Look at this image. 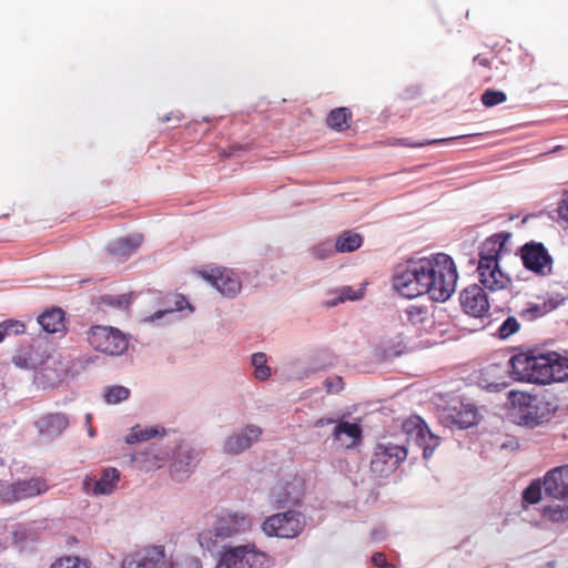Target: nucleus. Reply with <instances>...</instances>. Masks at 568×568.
I'll list each match as a JSON object with an SVG mask.
<instances>
[{
  "instance_id": "1",
  "label": "nucleus",
  "mask_w": 568,
  "mask_h": 568,
  "mask_svg": "<svg viewBox=\"0 0 568 568\" xmlns=\"http://www.w3.org/2000/svg\"><path fill=\"white\" fill-rule=\"evenodd\" d=\"M457 278L453 258L438 253L398 266L392 277V286L406 298L428 294L433 301L444 302L455 291Z\"/></svg>"
},
{
  "instance_id": "2",
  "label": "nucleus",
  "mask_w": 568,
  "mask_h": 568,
  "mask_svg": "<svg viewBox=\"0 0 568 568\" xmlns=\"http://www.w3.org/2000/svg\"><path fill=\"white\" fill-rule=\"evenodd\" d=\"M510 373L515 381L534 384H549L550 358L548 354L534 352L518 353L509 359Z\"/></svg>"
},
{
  "instance_id": "3",
  "label": "nucleus",
  "mask_w": 568,
  "mask_h": 568,
  "mask_svg": "<svg viewBox=\"0 0 568 568\" xmlns=\"http://www.w3.org/2000/svg\"><path fill=\"white\" fill-rule=\"evenodd\" d=\"M504 409L514 424L534 427L542 423L544 415L539 413L538 400L529 393L510 390Z\"/></svg>"
},
{
  "instance_id": "4",
  "label": "nucleus",
  "mask_w": 568,
  "mask_h": 568,
  "mask_svg": "<svg viewBox=\"0 0 568 568\" xmlns=\"http://www.w3.org/2000/svg\"><path fill=\"white\" fill-rule=\"evenodd\" d=\"M408 452L405 445L377 443L374 446L369 468L379 478L390 476L407 458Z\"/></svg>"
},
{
  "instance_id": "5",
  "label": "nucleus",
  "mask_w": 568,
  "mask_h": 568,
  "mask_svg": "<svg viewBox=\"0 0 568 568\" xmlns=\"http://www.w3.org/2000/svg\"><path fill=\"white\" fill-rule=\"evenodd\" d=\"M87 341L95 351L111 356L122 355L129 346L126 336L112 326L94 325L90 327Z\"/></svg>"
},
{
  "instance_id": "6",
  "label": "nucleus",
  "mask_w": 568,
  "mask_h": 568,
  "mask_svg": "<svg viewBox=\"0 0 568 568\" xmlns=\"http://www.w3.org/2000/svg\"><path fill=\"white\" fill-rule=\"evenodd\" d=\"M268 556L254 547L239 546L225 550L216 568H270Z\"/></svg>"
},
{
  "instance_id": "7",
  "label": "nucleus",
  "mask_w": 568,
  "mask_h": 568,
  "mask_svg": "<svg viewBox=\"0 0 568 568\" xmlns=\"http://www.w3.org/2000/svg\"><path fill=\"white\" fill-rule=\"evenodd\" d=\"M304 525V517L301 513L288 510L267 517L262 528L268 536L294 538L302 532Z\"/></svg>"
},
{
  "instance_id": "8",
  "label": "nucleus",
  "mask_w": 568,
  "mask_h": 568,
  "mask_svg": "<svg viewBox=\"0 0 568 568\" xmlns=\"http://www.w3.org/2000/svg\"><path fill=\"white\" fill-rule=\"evenodd\" d=\"M477 267L479 282L490 291L497 285V235L489 236L481 245Z\"/></svg>"
},
{
  "instance_id": "9",
  "label": "nucleus",
  "mask_w": 568,
  "mask_h": 568,
  "mask_svg": "<svg viewBox=\"0 0 568 568\" xmlns=\"http://www.w3.org/2000/svg\"><path fill=\"white\" fill-rule=\"evenodd\" d=\"M121 568H166L165 549L155 545L138 548L125 555Z\"/></svg>"
},
{
  "instance_id": "10",
  "label": "nucleus",
  "mask_w": 568,
  "mask_h": 568,
  "mask_svg": "<svg viewBox=\"0 0 568 568\" xmlns=\"http://www.w3.org/2000/svg\"><path fill=\"white\" fill-rule=\"evenodd\" d=\"M439 420L450 429H466L477 423L478 412L471 404L449 405L439 410Z\"/></svg>"
},
{
  "instance_id": "11",
  "label": "nucleus",
  "mask_w": 568,
  "mask_h": 568,
  "mask_svg": "<svg viewBox=\"0 0 568 568\" xmlns=\"http://www.w3.org/2000/svg\"><path fill=\"white\" fill-rule=\"evenodd\" d=\"M521 260L526 268L537 274L551 272L552 258L541 243L530 242L521 247Z\"/></svg>"
},
{
  "instance_id": "12",
  "label": "nucleus",
  "mask_w": 568,
  "mask_h": 568,
  "mask_svg": "<svg viewBox=\"0 0 568 568\" xmlns=\"http://www.w3.org/2000/svg\"><path fill=\"white\" fill-rule=\"evenodd\" d=\"M200 274L216 287L222 295L233 297L241 290L240 278L232 270L226 267H215L210 271H202Z\"/></svg>"
},
{
  "instance_id": "13",
  "label": "nucleus",
  "mask_w": 568,
  "mask_h": 568,
  "mask_svg": "<svg viewBox=\"0 0 568 568\" xmlns=\"http://www.w3.org/2000/svg\"><path fill=\"white\" fill-rule=\"evenodd\" d=\"M49 489L47 480L42 477H32L12 483L4 493L9 501L32 498Z\"/></svg>"
},
{
  "instance_id": "14",
  "label": "nucleus",
  "mask_w": 568,
  "mask_h": 568,
  "mask_svg": "<svg viewBox=\"0 0 568 568\" xmlns=\"http://www.w3.org/2000/svg\"><path fill=\"white\" fill-rule=\"evenodd\" d=\"M460 304L467 314L475 317H483L489 311L487 294L478 285H470L460 293Z\"/></svg>"
},
{
  "instance_id": "15",
  "label": "nucleus",
  "mask_w": 568,
  "mask_h": 568,
  "mask_svg": "<svg viewBox=\"0 0 568 568\" xmlns=\"http://www.w3.org/2000/svg\"><path fill=\"white\" fill-rule=\"evenodd\" d=\"M542 487L545 494L556 499L568 498V465L556 467L546 473Z\"/></svg>"
},
{
  "instance_id": "16",
  "label": "nucleus",
  "mask_w": 568,
  "mask_h": 568,
  "mask_svg": "<svg viewBox=\"0 0 568 568\" xmlns=\"http://www.w3.org/2000/svg\"><path fill=\"white\" fill-rule=\"evenodd\" d=\"M120 480V473L114 467L105 468L99 479L85 477L83 488L88 494L109 495L111 494Z\"/></svg>"
},
{
  "instance_id": "17",
  "label": "nucleus",
  "mask_w": 568,
  "mask_h": 568,
  "mask_svg": "<svg viewBox=\"0 0 568 568\" xmlns=\"http://www.w3.org/2000/svg\"><path fill=\"white\" fill-rule=\"evenodd\" d=\"M243 524L244 519L240 518V524L235 521V524L232 526L233 528L225 527L223 525L217 528L214 525L212 529L202 530L197 536V541L203 549L213 551L224 539L231 537L234 534H237Z\"/></svg>"
},
{
  "instance_id": "18",
  "label": "nucleus",
  "mask_w": 568,
  "mask_h": 568,
  "mask_svg": "<svg viewBox=\"0 0 568 568\" xmlns=\"http://www.w3.org/2000/svg\"><path fill=\"white\" fill-rule=\"evenodd\" d=\"M262 435V429L257 426L250 425L243 434H235L227 437L224 443V452L227 454H240L251 447Z\"/></svg>"
},
{
  "instance_id": "19",
  "label": "nucleus",
  "mask_w": 568,
  "mask_h": 568,
  "mask_svg": "<svg viewBox=\"0 0 568 568\" xmlns=\"http://www.w3.org/2000/svg\"><path fill=\"white\" fill-rule=\"evenodd\" d=\"M34 425L39 434L48 438H54L64 432L69 425V419L62 413H51L40 417Z\"/></svg>"
},
{
  "instance_id": "20",
  "label": "nucleus",
  "mask_w": 568,
  "mask_h": 568,
  "mask_svg": "<svg viewBox=\"0 0 568 568\" xmlns=\"http://www.w3.org/2000/svg\"><path fill=\"white\" fill-rule=\"evenodd\" d=\"M333 438L345 449L355 448L362 439V428L358 424L341 422L333 430Z\"/></svg>"
},
{
  "instance_id": "21",
  "label": "nucleus",
  "mask_w": 568,
  "mask_h": 568,
  "mask_svg": "<svg viewBox=\"0 0 568 568\" xmlns=\"http://www.w3.org/2000/svg\"><path fill=\"white\" fill-rule=\"evenodd\" d=\"M143 236L141 234H134L128 237H121L108 247L109 253L119 258H125L133 254L142 244Z\"/></svg>"
},
{
  "instance_id": "22",
  "label": "nucleus",
  "mask_w": 568,
  "mask_h": 568,
  "mask_svg": "<svg viewBox=\"0 0 568 568\" xmlns=\"http://www.w3.org/2000/svg\"><path fill=\"white\" fill-rule=\"evenodd\" d=\"M38 323L47 333H59L65 329L64 312L61 308H51L38 317Z\"/></svg>"
},
{
  "instance_id": "23",
  "label": "nucleus",
  "mask_w": 568,
  "mask_h": 568,
  "mask_svg": "<svg viewBox=\"0 0 568 568\" xmlns=\"http://www.w3.org/2000/svg\"><path fill=\"white\" fill-rule=\"evenodd\" d=\"M195 465V458L190 452H179L171 465V475L175 480L181 481L189 476Z\"/></svg>"
},
{
  "instance_id": "24",
  "label": "nucleus",
  "mask_w": 568,
  "mask_h": 568,
  "mask_svg": "<svg viewBox=\"0 0 568 568\" xmlns=\"http://www.w3.org/2000/svg\"><path fill=\"white\" fill-rule=\"evenodd\" d=\"M550 366L548 368L549 384L554 382H564L568 379V357L558 353H548Z\"/></svg>"
},
{
  "instance_id": "25",
  "label": "nucleus",
  "mask_w": 568,
  "mask_h": 568,
  "mask_svg": "<svg viewBox=\"0 0 568 568\" xmlns=\"http://www.w3.org/2000/svg\"><path fill=\"white\" fill-rule=\"evenodd\" d=\"M363 244V236L352 230L342 232L335 241V251L341 253L354 252Z\"/></svg>"
},
{
  "instance_id": "26",
  "label": "nucleus",
  "mask_w": 568,
  "mask_h": 568,
  "mask_svg": "<svg viewBox=\"0 0 568 568\" xmlns=\"http://www.w3.org/2000/svg\"><path fill=\"white\" fill-rule=\"evenodd\" d=\"M352 112L349 109L336 108L328 113L326 124L335 131H344L348 128Z\"/></svg>"
},
{
  "instance_id": "27",
  "label": "nucleus",
  "mask_w": 568,
  "mask_h": 568,
  "mask_svg": "<svg viewBox=\"0 0 568 568\" xmlns=\"http://www.w3.org/2000/svg\"><path fill=\"white\" fill-rule=\"evenodd\" d=\"M427 424L417 415L408 417L402 424V430L415 442L423 438V434L427 433Z\"/></svg>"
},
{
  "instance_id": "28",
  "label": "nucleus",
  "mask_w": 568,
  "mask_h": 568,
  "mask_svg": "<svg viewBox=\"0 0 568 568\" xmlns=\"http://www.w3.org/2000/svg\"><path fill=\"white\" fill-rule=\"evenodd\" d=\"M476 381L479 386L486 389L497 387V366L490 364L477 372Z\"/></svg>"
},
{
  "instance_id": "29",
  "label": "nucleus",
  "mask_w": 568,
  "mask_h": 568,
  "mask_svg": "<svg viewBox=\"0 0 568 568\" xmlns=\"http://www.w3.org/2000/svg\"><path fill=\"white\" fill-rule=\"evenodd\" d=\"M240 518L244 519L243 526L239 529V532H240V531L245 530L250 526V521H248L247 517L240 513L222 511L221 514L216 515L214 525L217 528L221 527L222 525L225 527L233 528L232 526H233V524H235V521H237L240 524Z\"/></svg>"
},
{
  "instance_id": "30",
  "label": "nucleus",
  "mask_w": 568,
  "mask_h": 568,
  "mask_svg": "<svg viewBox=\"0 0 568 568\" xmlns=\"http://www.w3.org/2000/svg\"><path fill=\"white\" fill-rule=\"evenodd\" d=\"M564 298L560 301L549 300L544 302L542 304H535L523 312V316H529L530 320H535L537 317L544 316L550 311L555 310L560 303H562Z\"/></svg>"
},
{
  "instance_id": "31",
  "label": "nucleus",
  "mask_w": 568,
  "mask_h": 568,
  "mask_svg": "<svg viewBox=\"0 0 568 568\" xmlns=\"http://www.w3.org/2000/svg\"><path fill=\"white\" fill-rule=\"evenodd\" d=\"M417 445L423 448V456L425 459L432 457L434 450L439 446L440 438L433 434L429 428L427 433L423 434V438H419Z\"/></svg>"
},
{
  "instance_id": "32",
  "label": "nucleus",
  "mask_w": 568,
  "mask_h": 568,
  "mask_svg": "<svg viewBox=\"0 0 568 568\" xmlns=\"http://www.w3.org/2000/svg\"><path fill=\"white\" fill-rule=\"evenodd\" d=\"M267 358L264 353H255L252 356L254 366V376L260 381H265L271 376V368L267 366Z\"/></svg>"
},
{
  "instance_id": "33",
  "label": "nucleus",
  "mask_w": 568,
  "mask_h": 568,
  "mask_svg": "<svg viewBox=\"0 0 568 568\" xmlns=\"http://www.w3.org/2000/svg\"><path fill=\"white\" fill-rule=\"evenodd\" d=\"M542 517L552 523H566L568 521V506H547L542 509Z\"/></svg>"
},
{
  "instance_id": "34",
  "label": "nucleus",
  "mask_w": 568,
  "mask_h": 568,
  "mask_svg": "<svg viewBox=\"0 0 568 568\" xmlns=\"http://www.w3.org/2000/svg\"><path fill=\"white\" fill-rule=\"evenodd\" d=\"M130 389L124 386H112L106 388L104 393V400L109 405H115L130 397Z\"/></svg>"
},
{
  "instance_id": "35",
  "label": "nucleus",
  "mask_w": 568,
  "mask_h": 568,
  "mask_svg": "<svg viewBox=\"0 0 568 568\" xmlns=\"http://www.w3.org/2000/svg\"><path fill=\"white\" fill-rule=\"evenodd\" d=\"M50 568H90V565L78 556H64L55 559Z\"/></svg>"
},
{
  "instance_id": "36",
  "label": "nucleus",
  "mask_w": 568,
  "mask_h": 568,
  "mask_svg": "<svg viewBox=\"0 0 568 568\" xmlns=\"http://www.w3.org/2000/svg\"><path fill=\"white\" fill-rule=\"evenodd\" d=\"M158 434L159 429L156 427H148L142 430H135L133 428V432L128 436L126 442L129 444L144 442L155 437Z\"/></svg>"
},
{
  "instance_id": "37",
  "label": "nucleus",
  "mask_w": 568,
  "mask_h": 568,
  "mask_svg": "<svg viewBox=\"0 0 568 568\" xmlns=\"http://www.w3.org/2000/svg\"><path fill=\"white\" fill-rule=\"evenodd\" d=\"M449 139H434V140H424V141H410L409 139H394L390 142V145H400L406 148H423L426 145H433L442 142H446Z\"/></svg>"
},
{
  "instance_id": "38",
  "label": "nucleus",
  "mask_w": 568,
  "mask_h": 568,
  "mask_svg": "<svg viewBox=\"0 0 568 568\" xmlns=\"http://www.w3.org/2000/svg\"><path fill=\"white\" fill-rule=\"evenodd\" d=\"M335 245L333 246L331 242H321L317 245L313 246L311 250V254L316 260H325L334 255Z\"/></svg>"
},
{
  "instance_id": "39",
  "label": "nucleus",
  "mask_w": 568,
  "mask_h": 568,
  "mask_svg": "<svg viewBox=\"0 0 568 568\" xmlns=\"http://www.w3.org/2000/svg\"><path fill=\"white\" fill-rule=\"evenodd\" d=\"M524 501L536 504L541 499V484L539 481L531 483L523 493Z\"/></svg>"
},
{
  "instance_id": "40",
  "label": "nucleus",
  "mask_w": 568,
  "mask_h": 568,
  "mask_svg": "<svg viewBox=\"0 0 568 568\" xmlns=\"http://www.w3.org/2000/svg\"><path fill=\"white\" fill-rule=\"evenodd\" d=\"M169 568H202V564L199 558L190 555H183L175 561L170 562Z\"/></svg>"
},
{
  "instance_id": "41",
  "label": "nucleus",
  "mask_w": 568,
  "mask_h": 568,
  "mask_svg": "<svg viewBox=\"0 0 568 568\" xmlns=\"http://www.w3.org/2000/svg\"><path fill=\"white\" fill-rule=\"evenodd\" d=\"M520 328V324L516 317L509 316L500 326H499V338H507L510 335L517 333Z\"/></svg>"
},
{
  "instance_id": "42",
  "label": "nucleus",
  "mask_w": 568,
  "mask_h": 568,
  "mask_svg": "<svg viewBox=\"0 0 568 568\" xmlns=\"http://www.w3.org/2000/svg\"><path fill=\"white\" fill-rule=\"evenodd\" d=\"M426 310L417 305H412L406 310L407 320L414 325L424 323L426 321Z\"/></svg>"
},
{
  "instance_id": "43",
  "label": "nucleus",
  "mask_w": 568,
  "mask_h": 568,
  "mask_svg": "<svg viewBox=\"0 0 568 568\" xmlns=\"http://www.w3.org/2000/svg\"><path fill=\"white\" fill-rule=\"evenodd\" d=\"M0 327L3 328V334L7 336L10 331H12L14 334H23L26 331V325L16 320H8L0 323Z\"/></svg>"
},
{
  "instance_id": "44",
  "label": "nucleus",
  "mask_w": 568,
  "mask_h": 568,
  "mask_svg": "<svg viewBox=\"0 0 568 568\" xmlns=\"http://www.w3.org/2000/svg\"><path fill=\"white\" fill-rule=\"evenodd\" d=\"M362 296H363L362 292H356L352 287H344L341 291V295L338 297V301L339 302L356 301V300L362 298Z\"/></svg>"
},
{
  "instance_id": "45",
  "label": "nucleus",
  "mask_w": 568,
  "mask_h": 568,
  "mask_svg": "<svg viewBox=\"0 0 568 568\" xmlns=\"http://www.w3.org/2000/svg\"><path fill=\"white\" fill-rule=\"evenodd\" d=\"M372 562L379 568H396L393 564L387 562L386 556L383 552H375L372 557Z\"/></svg>"
},
{
  "instance_id": "46",
  "label": "nucleus",
  "mask_w": 568,
  "mask_h": 568,
  "mask_svg": "<svg viewBox=\"0 0 568 568\" xmlns=\"http://www.w3.org/2000/svg\"><path fill=\"white\" fill-rule=\"evenodd\" d=\"M481 102L486 106H494L497 104V91L489 89L481 95Z\"/></svg>"
},
{
  "instance_id": "47",
  "label": "nucleus",
  "mask_w": 568,
  "mask_h": 568,
  "mask_svg": "<svg viewBox=\"0 0 568 568\" xmlns=\"http://www.w3.org/2000/svg\"><path fill=\"white\" fill-rule=\"evenodd\" d=\"M324 384L327 393H337L342 389L343 382L341 377H335L333 379H326Z\"/></svg>"
},
{
  "instance_id": "48",
  "label": "nucleus",
  "mask_w": 568,
  "mask_h": 568,
  "mask_svg": "<svg viewBox=\"0 0 568 568\" xmlns=\"http://www.w3.org/2000/svg\"><path fill=\"white\" fill-rule=\"evenodd\" d=\"M560 217L568 222V192L564 195L558 206Z\"/></svg>"
},
{
  "instance_id": "49",
  "label": "nucleus",
  "mask_w": 568,
  "mask_h": 568,
  "mask_svg": "<svg viewBox=\"0 0 568 568\" xmlns=\"http://www.w3.org/2000/svg\"><path fill=\"white\" fill-rule=\"evenodd\" d=\"M518 446H519V445H518V442H517V440H509L508 443H503V444L500 445V448H503V449L508 448V449L514 450V449H517V448H518Z\"/></svg>"
},
{
  "instance_id": "50",
  "label": "nucleus",
  "mask_w": 568,
  "mask_h": 568,
  "mask_svg": "<svg viewBox=\"0 0 568 568\" xmlns=\"http://www.w3.org/2000/svg\"><path fill=\"white\" fill-rule=\"evenodd\" d=\"M498 237L500 240V242H499V252H500L501 251V246L510 237V234L509 233H505V232H499Z\"/></svg>"
},
{
  "instance_id": "51",
  "label": "nucleus",
  "mask_w": 568,
  "mask_h": 568,
  "mask_svg": "<svg viewBox=\"0 0 568 568\" xmlns=\"http://www.w3.org/2000/svg\"><path fill=\"white\" fill-rule=\"evenodd\" d=\"M398 347H399V348H398V349H395V351H392V349H389V348H386V349H385V353H387V354H389V355H399V354H402L404 346L402 345V343H399V344H398Z\"/></svg>"
},
{
  "instance_id": "52",
  "label": "nucleus",
  "mask_w": 568,
  "mask_h": 568,
  "mask_svg": "<svg viewBox=\"0 0 568 568\" xmlns=\"http://www.w3.org/2000/svg\"><path fill=\"white\" fill-rule=\"evenodd\" d=\"M332 423H334V420L332 418H327V419L321 418L316 422L315 426L322 427L324 425L332 424Z\"/></svg>"
},
{
  "instance_id": "53",
  "label": "nucleus",
  "mask_w": 568,
  "mask_h": 568,
  "mask_svg": "<svg viewBox=\"0 0 568 568\" xmlns=\"http://www.w3.org/2000/svg\"><path fill=\"white\" fill-rule=\"evenodd\" d=\"M498 97L499 104L506 101V94L504 92L499 91Z\"/></svg>"
},
{
  "instance_id": "54",
  "label": "nucleus",
  "mask_w": 568,
  "mask_h": 568,
  "mask_svg": "<svg viewBox=\"0 0 568 568\" xmlns=\"http://www.w3.org/2000/svg\"><path fill=\"white\" fill-rule=\"evenodd\" d=\"M286 501H287V499H277L276 500L277 507H283Z\"/></svg>"
},
{
  "instance_id": "55",
  "label": "nucleus",
  "mask_w": 568,
  "mask_h": 568,
  "mask_svg": "<svg viewBox=\"0 0 568 568\" xmlns=\"http://www.w3.org/2000/svg\"><path fill=\"white\" fill-rule=\"evenodd\" d=\"M475 60L479 61V63L483 64V65H485L486 62H487L486 59H480L479 57H477Z\"/></svg>"
},
{
  "instance_id": "56",
  "label": "nucleus",
  "mask_w": 568,
  "mask_h": 568,
  "mask_svg": "<svg viewBox=\"0 0 568 568\" xmlns=\"http://www.w3.org/2000/svg\"><path fill=\"white\" fill-rule=\"evenodd\" d=\"M2 331H3V328H2V327H0V343H1V342L4 339V337H6Z\"/></svg>"
},
{
  "instance_id": "57",
  "label": "nucleus",
  "mask_w": 568,
  "mask_h": 568,
  "mask_svg": "<svg viewBox=\"0 0 568 568\" xmlns=\"http://www.w3.org/2000/svg\"><path fill=\"white\" fill-rule=\"evenodd\" d=\"M4 548L3 544L0 541V551Z\"/></svg>"
}]
</instances>
